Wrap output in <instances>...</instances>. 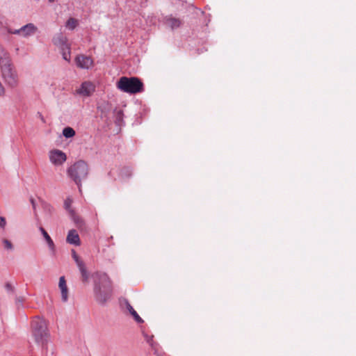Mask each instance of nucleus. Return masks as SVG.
Instances as JSON below:
<instances>
[{
	"label": "nucleus",
	"instance_id": "nucleus-1",
	"mask_svg": "<svg viewBox=\"0 0 356 356\" xmlns=\"http://www.w3.org/2000/svg\"><path fill=\"white\" fill-rule=\"evenodd\" d=\"M50 337L47 321L40 316L34 317L31 322V339L38 346L47 351Z\"/></svg>",
	"mask_w": 356,
	"mask_h": 356
},
{
	"label": "nucleus",
	"instance_id": "nucleus-2",
	"mask_svg": "<svg viewBox=\"0 0 356 356\" xmlns=\"http://www.w3.org/2000/svg\"><path fill=\"white\" fill-rule=\"evenodd\" d=\"M94 294L97 302L104 304L112 295V282L106 273L97 272L94 275Z\"/></svg>",
	"mask_w": 356,
	"mask_h": 356
},
{
	"label": "nucleus",
	"instance_id": "nucleus-3",
	"mask_svg": "<svg viewBox=\"0 0 356 356\" xmlns=\"http://www.w3.org/2000/svg\"><path fill=\"white\" fill-rule=\"evenodd\" d=\"M0 70L1 77L6 84L10 88H15L19 83L17 72L7 54L0 56Z\"/></svg>",
	"mask_w": 356,
	"mask_h": 356
},
{
	"label": "nucleus",
	"instance_id": "nucleus-4",
	"mask_svg": "<svg viewBox=\"0 0 356 356\" xmlns=\"http://www.w3.org/2000/svg\"><path fill=\"white\" fill-rule=\"evenodd\" d=\"M117 88L129 94H136L144 90L143 82L137 77L122 76L116 83Z\"/></svg>",
	"mask_w": 356,
	"mask_h": 356
},
{
	"label": "nucleus",
	"instance_id": "nucleus-5",
	"mask_svg": "<svg viewBox=\"0 0 356 356\" xmlns=\"http://www.w3.org/2000/svg\"><path fill=\"white\" fill-rule=\"evenodd\" d=\"M88 165L83 160H79L68 168V176L80 187L81 181L86 179L88 175Z\"/></svg>",
	"mask_w": 356,
	"mask_h": 356
},
{
	"label": "nucleus",
	"instance_id": "nucleus-6",
	"mask_svg": "<svg viewBox=\"0 0 356 356\" xmlns=\"http://www.w3.org/2000/svg\"><path fill=\"white\" fill-rule=\"evenodd\" d=\"M38 31V29L34 24L29 23L18 29H9L8 33L27 38L34 35Z\"/></svg>",
	"mask_w": 356,
	"mask_h": 356
},
{
	"label": "nucleus",
	"instance_id": "nucleus-7",
	"mask_svg": "<svg viewBox=\"0 0 356 356\" xmlns=\"http://www.w3.org/2000/svg\"><path fill=\"white\" fill-rule=\"evenodd\" d=\"M72 257L74 261L76 262L77 267L81 275V280L84 283H87L89 280V273L86 269L85 263L81 258L78 256L75 250H72Z\"/></svg>",
	"mask_w": 356,
	"mask_h": 356
},
{
	"label": "nucleus",
	"instance_id": "nucleus-8",
	"mask_svg": "<svg viewBox=\"0 0 356 356\" xmlns=\"http://www.w3.org/2000/svg\"><path fill=\"white\" fill-rule=\"evenodd\" d=\"M66 159V154L61 150L54 149L49 152V160L55 165H62Z\"/></svg>",
	"mask_w": 356,
	"mask_h": 356
},
{
	"label": "nucleus",
	"instance_id": "nucleus-9",
	"mask_svg": "<svg viewBox=\"0 0 356 356\" xmlns=\"http://www.w3.org/2000/svg\"><path fill=\"white\" fill-rule=\"evenodd\" d=\"M53 44L56 46L59 49H67L69 50L70 44L68 42V40L62 33L56 34L52 38Z\"/></svg>",
	"mask_w": 356,
	"mask_h": 356
},
{
	"label": "nucleus",
	"instance_id": "nucleus-10",
	"mask_svg": "<svg viewBox=\"0 0 356 356\" xmlns=\"http://www.w3.org/2000/svg\"><path fill=\"white\" fill-rule=\"evenodd\" d=\"M95 86L90 81L82 83L80 88L76 90V93L83 97L90 96L95 91Z\"/></svg>",
	"mask_w": 356,
	"mask_h": 356
},
{
	"label": "nucleus",
	"instance_id": "nucleus-11",
	"mask_svg": "<svg viewBox=\"0 0 356 356\" xmlns=\"http://www.w3.org/2000/svg\"><path fill=\"white\" fill-rule=\"evenodd\" d=\"M76 65L83 69H88L93 65L92 59L84 55H79L75 58Z\"/></svg>",
	"mask_w": 356,
	"mask_h": 356
},
{
	"label": "nucleus",
	"instance_id": "nucleus-12",
	"mask_svg": "<svg viewBox=\"0 0 356 356\" xmlns=\"http://www.w3.org/2000/svg\"><path fill=\"white\" fill-rule=\"evenodd\" d=\"M121 305L123 307L126 308L130 314L133 316L135 321L138 323H143V320L142 318L138 314V313L134 310L133 307L130 305L129 301L126 299L123 300V301L121 302Z\"/></svg>",
	"mask_w": 356,
	"mask_h": 356
},
{
	"label": "nucleus",
	"instance_id": "nucleus-13",
	"mask_svg": "<svg viewBox=\"0 0 356 356\" xmlns=\"http://www.w3.org/2000/svg\"><path fill=\"white\" fill-rule=\"evenodd\" d=\"M39 230L40 231L41 234L44 236V238L48 245V247L51 252V254L54 255L56 254V246H55V244H54L53 240L51 239V238L50 237L49 234L46 232V230L42 226L39 227Z\"/></svg>",
	"mask_w": 356,
	"mask_h": 356
},
{
	"label": "nucleus",
	"instance_id": "nucleus-14",
	"mask_svg": "<svg viewBox=\"0 0 356 356\" xmlns=\"http://www.w3.org/2000/svg\"><path fill=\"white\" fill-rule=\"evenodd\" d=\"M58 287L61 292L62 300L66 302L68 299V289L64 276L59 278Z\"/></svg>",
	"mask_w": 356,
	"mask_h": 356
},
{
	"label": "nucleus",
	"instance_id": "nucleus-15",
	"mask_svg": "<svg viewBox=\"0 0 356 356\" xmlns=\"http://www.w3.org/2000/svg\"><path fill=\"white\" fill-rule=\"evenodd\" d=\"M66 241L68 243L74 245H79L81 243L79 236L75 229H71L69 231Z\"/></svg>",
	"mask_w": 356,
	"mask_h": 356
},
{
	"label": "nucleus",
	"instance_id": "nucleus-16",
	"mask_svg": "<svg viewBox=\"0 0 356 356\" xmlns=\"http://www.w3.org/2000/svg\"><path fill=\"white\" fill-rule=\"evenodd\" d=\"M165 24L172 29H174L179 27L181 22L179 19L172 17H167L165 18Z\"/></svg>",
	"mask_w": 356,
	"mask_h": 356
},
{
	"label": "nucleus",
	"instance_id": "nucleus-17",
	"mask_svg": "<svg viewBox=\"0 0 356 356\" xmlns=\"http://www.w3.org/2000/svg\"><path fill=\"white\" fill-rule=\"evenodd\" d=\"M63 135L67 138H72L75 135V131L72 128L67 127L63 129Z\"/></svg>",
	"mask_w": 356,
	"mask_h": 356
},
{
	"label": "nucleus",
	"instance_id": "nucleus-18",
	"mask_svg": "<svg viewBox=\"0 0 356 356\" xmlns=\"http://www.w3.org/2000/svg\"><path fill=\"white\" fill-rule=\"evenodd\" d=\"M78 24V22L74 18H70L66 22V27L70 30H73Z\"/></svg>",
	"mask_w": 356,
	"mask_h": 356
},
{
	"label": "nucleus",
	"instance_id": "nucleus-19",
	"mask_svg": "<svg viewBox=\"0 0 356 356\" xmlns=\"http://www.w3.org/2000/svg\"><path fill=\"white\" fill-rule=\"evenodd\" d=\"M60 51L62 54L63 58L65 60L70 62V58H71L70 57V48L69 49V50L62 49H60Z\"/></svg>",
	"mask_w": 356,
	"mask_h": 356
},
{
	"label": "nucleus",
	"instance_id": "nucleus-20",
	"mask_svg": "<svg viewBox=\"0 0 356 356\" xmlns=\"http://www.w3.org/2000/svg\"><path fill=\"white\" fill-rule=\"evenodd\" d=\"M42 208H43L44 212L47 215H50L52 213L53 210H54L53 207L51 205H50L49 204L46 203V202H44L42 204Z\"/></svg>",
	"mask_w": 356,
	"mask_h": 356
},
{
	"label": "nucleus",
	"instance_id": "nucleus-21",
	"mask_svg": "<svg viewBox=\"0 0 356 356\" xmlns=\"http://www.w3.org/2000/svg\"><path fill=\"white\" fill-rule=\"evenodd\" d=\"M2 243L5 249L8 250H12L13 249V245L9 240L3 238L2 240Z\"/></svg>",
	"mask_w": 356,
	"mask_h": 356
},
{
	"label": "nucleus",
	"instance_id": "nucleus-22",
	"mask_svg": "<svg viewBox=\"0 0 356 356\" xmlns=\"http://www.w3.org/2000/svg\"><path fill=\"white\" fill-rule=\"evenodd\" d=\"M72 204V200L71 198L68 197L65 200V202H64L65 208L66 210H67L71 213H72L74 212L73 210L70 209Z\"/></svg>",
	"mask_w": 356,
	"mask_h": 356
},
{
	"label": "nucleus",
	"instance_id": "nucleus-23",
	"mask_svg": "<svg viewBox=\"0 0 356 356\" xmlns=\"http://www.w3.org/2000/svg\"><path fill=\"white\" fill-rule=\"evenodd\" d=\"M7 225L6 220L4 217L0 216V229L4 230Z\"/></svg>",
	"mask_w": 356,
	"mask_h": 356
},
{
	"label": "nucleus",
	"instance_id": "nucleus-24",
	"mask_svg": "<svg viewBox=\"0 0 356 356\" xmlns=\"http://www.w3.org/2000/svg\"><path fill=\"white\" fill-rule=\"evenodd\" d=\"M5 289L8 292L10 293H13L15 291V287L10 282L5 284Z\"/></svg>",
	"mask_w": 356,
	"mask_h": 356
},
{
	"label": "nucleus",
	"instance_id": "nucleus-25",
	"mask_svg": "<svg viewBox=\"0 0 356 356\" xmlns=\"http://www.w3.org/2000/svg\"><path fill=\"white\" fill-rule=\"evenodd\" d=\"M145 338L146 341L153 347V336H149L147 334L145 335Z\"/></svg>",
	"mask_w": 356,
	"mask_h": 356
},
{
	"label": "nucleus",
	"instance_id": "nucleus-26",
	"mask_svg": "<svg viewBox=\"0 0 356 356\" xmlns=\"http://www.w3.org/2000/svg\"><path fill=\"white\" fill-rule=\"evenodd\" d=\"M5 93V88L2 83L0 82V96H3Z\"/></svg>",
	"mask_w": 356,
	"mask_h": 356
},
{
	"label": "nucleus",
	"instance_id": "nucleus-27",
	"mask_svg": "<svg viewBox=\"0 0 356 356\" xmlns=\"http://www.w3.org/2000/svg\"><path fill=\"white\" fill-rule=\"evenodd\" d=\"M24 301V298L23 297H17L16 298L17 303L22 304Z\"/></svg>",
	"mask_w": 356,
	"mask_h": 356
},
{
	"label": "nucleus",
	"instance_id": "nucleus-28",
	"mask_svg": "<svg viewBox=\"0 0 356 356\" xmlns=\"http://www.w3.org/2000/svg\"><path fill=\"white\" fill-rule=\"evenodd\" d=\"M31 202L33 209L35 210V204L33 199L31 200Z\"/></svg>",
	"mask_w": 356,
	"mask_h": 356
},
{
	"label": "nucleus",
	"instance_id": "nucleus-29",
	"mask_svg": "<svg viewBox=\"0 0 356 356\" xmlns=\"http://www.w3.org/2000/svg\"><path fill=\"white\" fill-rule=\"evenodd\" d=\"M54 0H49V2H53Z\"/></svg>",
	"mask_w": 356,
	"mask_h": 356
}]
</instances>
